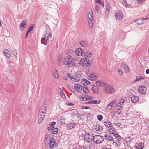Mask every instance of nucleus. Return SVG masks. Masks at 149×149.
<instances>
[{"instance_id":"obj_1","label":"nucleus","mask_w":149,"mask_h":149,"mask_svg":"<svg viewBox=\"0 0 149 149\" xmlns=\"http://www.w3.org/2000/svg\"><path fill=\"white\" fill-rule=\"evenodd\" d=\"M63 63L65 65L68 66V67H72L76 64L72 56H70L65 57Z\"/></svg>"},{"instance_id":"obj_2","label":"nucleus","mask_w":149,"mask_h":149,"mask_svg":"<svg viewBox=\"0 0 149 149\" xmlns=\"http://www.w3.org/2000/svg\"><path fill=\"white\" fill-rule=\"evenodd\" d=\"M104 85L103 89L104 92L108 94H113L115 92V90L111 85L107 83Z\"/></svg>"},{"instance_id":"obj_3","label":"nucleus","mask_w":149,"mask_h":149,"mask_svg":"<svg viewBox=\"0 0 149 149\" xmlns=\"http://www.w3.org/2000/svg\"><path fill=\"white\" fill-rule=\"evenodd\" d=\"M79 64L84 67H89L91 65V63L89 59L86 58L81 59L80 61Z\"/></svg>"},{"instance_id":"obj_4","label":"nucleus","mask_w":149,"mask_h":149,"mask_svg":"<svg viewBox=\"0 0 149 149\" xmlns=\"http://www.w3.org/2000/svg\"><path fill=\"white\" fill-rule=\"evenodd\" d=\"M47 105L46 102H44L41 107L39 111V115L40 116L45 117Z\"/></svg>"},{"instance_id":"obj_5","label":"nucleus","mask_w":149,"mask_h":149,"mask_svg":"<svg viewBox=\"0 0 149 149\" xmlns=\"http://www.w3.org/2000/svg\"><path fill=\"white\" fill-rule=\"evenodd\" d=\"M93 141L97 144H100L104 141V138L100 135H95L93 136Z\"/></svg>"},{"instance_id":"obj_6","label":"nucleus","mask_w":149,"mask_h":149,"mask_svg":"<svg viewBox=\"0 0 149 149\" xmlns=\"http://www.w3.org/2000/svg\"><path fill=\"white\" fill-rule=\"evenodd\" d=\"M47 145L49 146V148H50L53 149L56 147V140L53 138L49 139V141Z\"/></svg>"},{"instance_id":"obj_7","label":"nucleus","mask_w":149,"mask_h":149,"mask_svg":"<svg viewBox=\"0 0 149 149\" xmlns=\"http://www.w3.org/2000/svg\"><path fill=\"white\" fill-rule=\"evenodd\" d=\"M93 134H89V133L86 134L84 137V139L85 141L88 143L91 142L93 141Z\"/></svg>"},{"instance_id":"obj_8","label":"nucleus","mask_w":149,"mask_h":149,"mask_svg":"<svg viewBox=\"0 0 149 149\" xmlns=\"http://www.w3.org/2000/svg\"><path fill=\"white\" fill-rule=\"evenodd\" d=\"M48 40V33L46 31L44 33L43 36L42 38L41 43L46 45L47 44Z\"/></svg>"},{"instance_id":"obj_9","label":"nucleus","mask_w":149,"mask_h":149,"mask_svg":"<svg viewBox=\"0 0 149 149\" xmlns=\"http://www.w3.org/2000/svg\"><path fill=\"white\" fill-rule=\"evenodd\" d=\"M93 13L91 12V13L88 14V22L89 27L92 28L93 26Z\"/></svg>"},{"instance_id":"obj_10","label":"nucleus","mask_w":149,"mask_h":149,"mask_svg":"<svg viewBox=\"0 0 149 149\" xmlns=\"http://www.w3.org/2000/svg\"><path fill=\"white\" fill-rule=\"evenodd\" d=\"M81 75L78 73L75 74L73 75L72 80L74 82H78L80 79Z\"/></svg>"},{"instance_id":"obj_11","label":"nucleus","mask_w":149,"mask_h":149,"mask_svg":"<svg viewBox=\"0 0 149 149\" xmlns=\"http://www.w3.org/2000/svg\"><path fill=\"white\" fill-rule=\"evenodd\" d=\"M147 91L146 88L144 86H141L138 88V91L140 94L142 95H144Z\"/></svg>"},{"instance_id":"obj_12","label":"nucleus","mask_w":149,"mask_h":149,"mask_svg":"<svg viewBox=\"0 0 149 149\" xmlns=\"http://www.w3.org/2000/svg\"><path fill=\"white\" fill-rule=\"evenodd\" d=\"M115 17L116 20H121L123 18V15L121 11H119L115 14Z\"/></svg>"},{"instance_id":"obj_13","label":"nucleus","mask_w":149,"mask_h":149,"mask_svg":"<svg viewBox=\"0 0 149 149\" xmlns=\"http://www.w3.org/2000/svg\"><path fill=\"white\" fill-rule=\"evenodd\" d=\"M104 137L105 139L106 140H107L113 142V138L111 135L109 134H106L104 135Z\"/></svg>"},{"instance_id":"obj_14","label":"nucleus","mask_w":149,"mask_h":149,"mask_svg":"<svg viewBox=\"0 0 149 149\" xmlns=\"http://www.w3.org/2000/svg\"><path fill=\"white\" fill-rule=\"evenodd\" d=\"M84 51L81 48H78L75 51V54L78 56H81L83 53Z\"/></svg>"},{"instance_id":"obj_15","label":"nucleus","mask_w":149,"mask_h":149,"mask_svg":"<svg viewBox=\"0 0 149 149\" xmlns=\"http://www.w3.org/2000/svg\"><path fill=\"white\" fill-rule=\"evenodd\" d=\"M94 129L97 131H101L103 129L102 126L99 124H97L94 126Z\"/></svg>"},{"instance_id":"obj_16","label":"nucleus","mask_w":149,"mask_h":149,"mask_svg":"<svg viewBox=\"0 0 149 149\" xmlns=\"http://www.w3.org/2000/svg\"><path fill=\"white\" fill-rule=\"evenodd\" d=\"M121 67L124 69L126 72H129V68L128 65L125 63H121Z\"/></svg>"},{"instance_id":"obj_17","label":"nucleus","mask_w":149,"mask_h":149,"mask_svg":"<svg viewBox=\"0 0 149 149\" xmlns=\"http://www.w3.org/2000/svg\"><path fill=\"white\" fill-rule=\"evenodd\" d=\"M135 147L137 149H143L144 147V143H136Z\"/></svg>"},{"instance_id":"obj_18","label":"nucleus","mask_w":149,"mask_h":149,"mask_svg":"<svg viewBox=\"0 0 149 149\" xmlns=\"http://www.w3.org/2000/svg\"><path fill=\"white\" fill-rule=\"evenodd\" d=\"M88 79L92 81H94L97 79V77L95 74H91L88 78Z\"/></svg>"},{"instance_id":"obj_19","label":"nucleus","mask_w":149,"mask_h":149,"mask_svg":"<svg viewBox=\"0 0 149 149\" xmlns=\"http://www.w3.org/2000/svg\"><path fill=\"white\" fill-rule=\"evenodd\" d=\"M3 53L7 58H9L10 57V53L9 50L6 49L4 50Z\"/></svg>"},{"instance_id":"obj_20","label":"nucleus","mask_w":149,"mask_h":149,"mask_svg":"<svg viewBox=\"0 0 149 149\" xmlns=\"http://www.w3.org/2000/svg\"><path fill=\"white\" fill-rule=\"evenodd\" d=\"M131 99L132 103H135L137 102L139 99V97L133 95L131 97Z\"/></svg>"},{"instance_id":"obj_21","label":"nucleus","mask_w":149,"mask_h":149,"mask_svg":"<svg viewBox=\"0 0 149 149\" xmlns=\"http://www.w3.org/2000/svg\"><path fill=\"white\" fill-rule=\"evenodd\" d=\"M53 77L56 79H58L59 77V74L57 70L53 71L52 73Z\"/></svg>"},{"instance_id":"obj_22","label":"nucleus","mask_w":149,"mask_h":149,"mask_svg":"<svg viewBox=\"0 0 149 149\" xmlns=\"http://www.w3.org/2000/svg\"><path fill=\"white\" fill-rule=\"evenodd\" d=\"M75 88L79 91H80L82 88V86L78 84H76L74 86Z\"/></svg>"},{"instance_id":"obj_23","label":"nucleus","mask_w":149,"mask_h":149,"mask_svg":"<svg viewBox=\"0 0 149 149\" xmlns=\"http://www.w3.org/2000/svg\"><path fill=\"white\" fill-rule=\"evenodd\" d=\"M105 83H106L104 82L103 81L100 80L97 81L96 82V84L97 86L101 87H103L104 85V84Z\"/></svg>"},{"instance_id":"obj_24","label":"nucleus","mask_w":149,"mask_h":149,"mask_svg":"<svg viewBox=\"0 0 149 149\" xmlns=\"http://www.w3.org/2000/svg\"><path fill=\"white\" fill-rule=\"evenodd\" d=\"M82 83L84 85V86H86L90 84V82L85 79H83L82 80Z\"/></svg>"},{"instance_id":"obj_25","label":"nucleus","mask_w":149,"mask_h":149,"mask_svg":"<svg viewBox=\"0 0 149 149\" xmlns=\"http://www.w3.org/2000/svg\"><path fill=\"white\" fill-rule=\"evenodd\" d=\"M92 89L93 91L95 93H97L99 91L98 88L95 85H94L92 86Z\"/></svg>"},{"instance_id":"obj_26","label":"nucleus","mask_w":149,"mask_h":149,"mask_svg":"<svg viewBox=\"0 0 149 149\" xmlns=\"http://www.w3.org/2000/svg\"><path fill=\"white\" fill-rule=\"evenodd\" d=\"M123 107V105L121 104V103L119 102L117 105L116 107V109L118 110H120Z\"/></svg>"},{"instance_id":"obj_27","label":"nucleus","mask_w":149,"mask_h":149,"mask_svg":"<svg viewBox=\"0 0 149 149\" xmlns=\"http://www.w3.org/2000/svg\"><path fill=\"white\" fill-rule=\"evenodd\" d=\"M106 10L105 11V13L107 14H109V10L110 9V4L108 3L106 6Z\"/></svg>"},{"instance_id":"obj_28","label":"nucleus","mask_w":149,"mask_h":149,"mask_svg":"<svg viewBox=\"0 0 149 149\" xmlns=\"http://www.w3.org/2000/svg\"><path fill=\"white\" fill-rule=\"evenodd\" d=\"M76 124L75 123H72L69 124L67 125V127L70 129H72L75 126Z\"/></svg>"},{"instance_id":"obj_29","label":"nucleus","mask_w":149,"mask_h":149,"mask_svg":"<svg viewBox=\"0 0 149 149\" xmlns=\"http://www.w3.org/2000/svg\"><path fill=\"white\" fill-rule=\"evenodd\" d=\"M79 44L82 46L84 47H86L87 45V42L85 40L81 41L79 42Z\"/></svg>"},{"instance_id":"obj_30","label":"nucleus","mask_w":149,"mask_h":149,"mask_svg":"<svg viewBox=\"0 0 149 149\" xmlns=\"http://www.w3.org/2000/svg\"><path fill=\"white\" fill-rule=\"evenodd\" d=\"M58 92H60V94L61 96L63 98H66V96L64 94V93H63V91L62 90H61V89L60 88L58 90Z\"/></svg>"},{"instance_id":"obj_31","label":"nucleus","mask_w":149,"mask_h":149,"mask_svg":"<svg viewBox=\"0 0 149 149\" xmlns=\"http://www.w3.org/2000/svg\"><path fill=\"white\" fill-rule=\"evenodd\" d=\"M44 118V117L40 116L39 115H38V123H41L42 122Z\"/></svg>"},{"instance_id":"obj_32","label":"nucleus","mask_w":149,"mask_h":149,"mask_svg":"<svg viewBox=\"0 0 149 149\" xmlns=\"http://www.w3.org/2000/svg\"><path fill=\"white\" fill-rule=\"evenodd\" d=\"M82 89L83 92L86 93H87L89 92V90L86 86H84Z\"/></svg>"},{"instance_id":"obj_33","label":"nucleus","mask_w":149,"mask_h":149,"mask_svg":"<svg viewBox=\"0 0 149 149\" xmlns=\"http://www.w3.org/2000/svg\"><path fill=\"white\" fill-rule=\"evenodd\" d=\"M49 136L48 134L46 135L44 140L45 144L46 145L48 144L49 141H48V138H49Z\"/></svg>"},{"instance_id":"obj_34","label":"nucleus","mask_w":149,"mask_h":149,"mask_svg":"<svg viewBox=\"0 0 149 149\" xmlns=\"http://www.w3.org/2000/svg\"><path fill=\"white\" fill-rule=\"evenodd\" d=\"M58 129L56 128H53L51 130V132L54 134H56L58 132Z\"/></svg>"},{"instance_id":"obj_35","label":"nucleus","mask_w":149,"mask_h":149,"mask_svg":"<svg viewBox=\"0 0 149 149\" xmlns=\"http://www.w3.org/2000/svg\"><path fill=\"white\" fill-rule=\"evenodd\" d=\"M144 79V78L141 76H137L136 77V80L134 81V82H136V81H138L139 80L141 79Z\"/></svg>"},{"instance_id":"obj_36","label":"nucleus","mask_w":149,"mask_h":149,"mask_svg":"<svg viewBox=\"0 0 149 149\" xmlns=\"http://www.w3.org/2000/svg\"><path fill=\"white\" fill-rule=\"evenodd\" d=\"M92 54L90 52H84V55L88 57H90L92 55Z\"/></svg>"},{"instance_id":"obj_37","label":"nucleus","mask_w":149,"mask_h":149,"mask_svg":"<svg viewBox=\"0 0 149 149\" xmlns=\"http://www.w3.org/2000/svg\"><path fill=\"white\" fill-rule=\"evenodd\" d=\"M108 132L110 134H113L115 133V130L112 128H110L108 129Z\"/></svg>"},{"instance_id":"obj_38","label":"nucleus","mask_w":149,"mask_h":149,"mask_svg":"<svg viewBox=\"0 0 149 149\" xmlns=\"http://www.w3.org/2000/svg\"><path fill=\"white\" fill-rule=\"evenodd\" d=\"M27 21L24 20L23 21L20 25V27L22 28H25V25L27 24Z\"/></svg>"},{"instance_id":"obj_39","label":"nucleus","mask_w":149,"mask_h":149,"mask_svg":"<svg viewBox=\"0 0 149 149\" xmlns=\"http://www.w3.org/2000/svg\"><path fill=\"white\" fill-rule=\"evenodd\" d=\"M104 125L108 127H112V125L110 122L108 121L105 122L104 123Z\"/></svg>"},{"instance_id":"obj_40","label":"nucleus","mask_w":149,"mask_h":149,"mask_svg":"<svg viewBox=\"0 0 149 149\" xmlns=\"http://www.w3.org/2000/svg\"><path fill=\"white\" fill-rule=\"evenodd\" d=\"M112 108L111 107L108 105L106 107V111L107 112H109L111 109Z\"/></svg>"},{"instance_id":"obj_41","label":"nucleus","mask_w":149,"mask_h":149,"mask_svg":"<svg viewBox=\"0 0 149 149\" xmlns=\"http://www.w3.org/2000/svg\"><path fill=\"white\" fill-rule=\"evenodd\" d=\"M12 53L15 57L17 58V52L16 50H13L12 51Z\"/></svg>"},{"instance_id":"obj_42","label":"nucleus","mask_w":149,"mask_h":149,"mask_svg":"<svg viewBox=\"0 0 149 149\" xmlns=\"http://www.w3.org/2000/svg\"><path fill=\"white\" fill-rule=\"evenodd\" d=\"M91 101H92V104L93 103L95 104H99L100 101V100H99L98 101H97V100H91Z\"/></svg>"},{"instance_id":"obj_43","label":"nucleus","mask_w":149,"mask_h":149,"mask_svg":"<svg viewBox=\"0 0 149 149\" xmlns=\"http://www.w3.org/2000/svg\"><path fill=\"white\" fill-rule=\"evenodd\" d=\"M113 136L118 140H120L121 139V138L120 136L118 134H115L113 135Z\"/></svg>"},{"instance_id":"obj_44","label":"nucleus","mask_w":149,"mask_h":149,"mask_svg":"<svg viewBox=\"0 0 149 149\" xmlns=\"http://www.w3.org/2000/svg\"><path fill=\"white\" fill-rule=\"evenodd\" d=\"M33 27L34 26H30L27 31V33H29V32L33 30Z\"/></svg>"},{"instance_id":"obj_45","label":"nucleus","mask_w":149,"mask_h":149,"mask_svg":"<svg viewBox=\"0 0 149 149\" xmlns=\"http://www.w3.org/2000/svg\"><path fill=\"white\" fill-rule=\"evenodd\" d=\"M116 103V102L115 100H113L109 103L108 105L111 107L112 108L113 107V105Z\"/></svg>"},{"instance_id":"obj_46","label":"nucleus","mask_w":149,"mask_h":149,"mask_svg":"<svg viewBox=\"0 0 149 149\" xmlns=\"http://www.w3.org/2000/svg\"><path fill=\"white\" fill-rule=\"evenodd\" d=\"M62 59V56L60 55L58 59V65H60V62L61 61Z\"/></svg>"},{"instance_id":"obj_47","label":"nucleus","mask_w":149,"mask_h":149,"mask_svg":"<svg viewBox=\"0 0 149 149\" xmlns=\"http://www.w3.org/2000/svg\"><path fill=\"white\" fill-rule=\"evenodd\" d=\"M97 119L100 121H101L103 119V116L101 115H99L97 116Z\"/></svg>"},{"instance_id":"obj_48","label":"nucleus","mask_w":149,"mask_h":149,"mask_svg":"<svg viewBox=\"0 0 149 149\" xmlns=\"http://www.w3.org/2000/svg\"><path fill=\"white\" fill-rule=\"evenodd\" d=\"M85 97L86 100H89L90 99H92L93 98L92 97H91V96H89L88 95L85 96Z\"/></svg>"},{"instance_id":"obj_49","label":"nucleus","mask_w":149,"mask_h":149,"mask_svg":"<svg viewBox=\"0 0 149 149\" xmlns=\"http://www.w3.org/2000/svg\"><path fill=\"white\" fill-rule=\"evenodd\" d=\"M56 123L55 122L53 121V122H51L50 123L49 125H50L52 127H54V125L56 124Z\"/></svg>"},{"instance_id":"obj_50","label":"nucleus","mask_w":149,"mask_h":149,"mask_svg":"<svg viewBox=\"0 0 149 149\" xmlns=\"http://www.w3.org/2000/svg\"><path fill=\"white\" fill-rule=\"evenodd\" d=\"M79 98L80 100L81 101H86V100L85 99V97H82L81 96H80Z\"/></svg>"},{"instance_id":"obj_51","label":"nucleus","mask_w":149,"mask_h":149,"mask_svg":"<svg viewBox=\"0 0 149 149\" xmlns=\"http://www.w3.org/2000/svg\"><path fill=\"white\" fill-rule=\"evenodd\" d=\"M95 2L96 3H98L100 5L102 4V3L100 0H95Z\"/></svg>"},{"instance_id":"obj_52","label":"nucleus","mask_w":149,"mask_h":149,"mask_svg":"<svg viewBox=\"0 0 149 149\" xmlns=\"http://www.w3.org/2000/svg\"><path fill=\"white\" fill-rule=\"evenodd\" d=\"M90 107L88 106H86L84 107V106H83L82 108V109H89L90 108Z\"/></svg>"},{"instance_id":"obj_53","label":"nucleus","mask_w":149,"mask_h":149,"mask_svg":"<svg viewBox=\"0 0 149 149\" xmlns=\"http://www.w3.org/2000/svg\"><path fill=\"white\" fill-rule=\"evenodd\" d=\"M118 72L121 75H123V72L121 70H119L118 71Z\"/></svg>"},{"instance_id":"obj_54","label":"nucleus","mask_w":149,"mask_h":149,"mask_svg":"<svg viewBox=\"0 0 149 149\" xmlns=\"http://www.w3.org/2000/svg\"><path fill=\"white\" fill-rule=\"evenodd\" d=\"M72 111H73V112H72V113L73 114H74V115H76L77 114V113L76 110H72Z\"/></svg>"},{"instance_id":"obj_55","label":"nucleus","mask_w":149,"mask_h":149,"mask_svg":"<svg viewBox=\"0 0 149 149\" xmlns=\"http://www.w3.org/2000/svg\"><path fill=\"white\" fill-rule=\"evenodd\" d=\"M66 104L69 106H73L74 105V104L71 103H66Z\"/></svg>"},{"instance_id":"obj_56","label":"nucleus","mask_w":149,"mask_h":149,"mask_svg":"<svg viewBox=\"0 0 149 149\" xmlns=\"http://www.w3.org/2000/svg\"><path fill=\"white\" fill-rule=\"evenodd\" d=\"M54 128V127H52L50 125H49V126L48 127V130H52Z\"/></svg>"},{"instance_id":"obj_57","label":"nucleus","mask_w":149,"mask_h":149,"mask_svg":"<svg viewBox=\"0 0 149 149\" xmlns=\"http://www.w3.org/2000/svg\"><path fill=\"white\" fill-rule=\"evenodd\" d=\"M68 89L69 91H71L72 93H74V90L71 88H69Z\"/></svg>"},{"instance_id":"obj_58","label":"nucleus","mask_w":149,"mask_h":149,"mask_svg":"<svg viewBox=\"0 0 149 149\" xmlns=\"http://www.w3.org/2000/svg\"><path fill=\"white\" fill-rule=\"evenodd\" d=\"M145 0H137V1L138 3H141L143 2H144Z\"/></svg>"},{"instance_id":"obj_59","label":"nucleus","mask_w":149,"mask_h":149,"mask_svg":"<svg viewBox=\"0 0 149 149\" xmlns=\"http://www.w3.org/2000/svg\"><path fill=\"white\" fill-rule=\"evenodd\" d=\"M67 76L68 77H70V79L72 80V78H73V76H71L70 74L68 73V74Z\"/></svg>"},{"instance_id":"obj_60","label":"nucleus","mask_w":149,"mask_h":149,"mask_svg":"<svg viewBox=\"0 0 149 149\" xmlns=\"http://www.w3.org/2000/svg\"><path fill=\"white\" fill-rule=\"evenodd\" d=\"M123 3H126L127 4V5H125V7H127V5L128 4L127 3V1H126V0H123Z\"/></svg>"},{"instance_id":"obj_61","label":"nucleus","mask_w":149,"mask_h":149,"mask_svg":"<svg viewBox=\"0 0 149 149\" xmlns=\"http://www.w3.org/2000/svg\"><path fill=\"white\" fill-rule=\"evenodd\" d=\"M85 103L86 104H92V101L91 100V101H89L86 102H85Z\"/></svg>"},{"instance_id":"obj_62","label":"nucleus","mask_w":149,"mask_h":149,"mask_svg":"<svg viewBox=\"0 0 149 149\" xmlns=\"http://www.w3.org/2000/svg\"><path fill=\"white\" fill-rule=\"evenodd\" d=\"M48 36L50 38H52V33H49V34H48Z\"/></svg>"},{"instance_id":"obj_63","label":"nucleus","mask_w":149,"mask_h":149,"mask_svg":"<svg viewBox=\"0 0 149 149\" xmlns=\"http://www.w3.org/2000/svg\"><path fill=\"white\" fill-rule=\"evenodd\" d=\"M146 74H149V69H148L146 70Z\"/></svg>"},{"instance_id":"obj_64","label":"nucleus","mask_w":149,"mask_h":149,"mask_svg":"<svg viewBox=\"0 0 149 149\" xmlns=\"http://www.w3.org/2000/svg\"><path fill=\"white\" fill-rule=\"evenodd\" d=\"M63 79H64L65 80H68V77H66V76L63 77Z\"/></svg>"}]
</instances>
